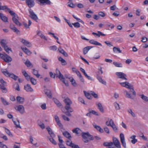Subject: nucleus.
Here are the masks:
<instances>
[{
    "instance_id": "1",
    "label": "nucleus",
    "mask_w": 148,
    "mask_h": 148,
    "mask_svg": "<svg viewBox=\"0 0 148 148\" xmlns=\"http://www.w3.org/2000/svg\"><path fill=\"white\" fill-rule=\"evenodd\" d=\"M82 136L83 139V141L84 143H88L90 140H92L94 137L90 135L88 132H83L82 133Z\"/></svg>"
},
{
    "instance_id": "2",
    "label": "nucleus",
    "mask_w": 148,
    "mask_h": 148,
    "mask_svg": "<svg viewBox=\"0 0 148 148\" xmlns=\"http://www.w3.org/2000/svg\"><path fill=\"white\" fill-rule=\"evenodd\" d=\"M64 101L66 104L65 107V109L66 110H68L70 112H73V110L70 106L72 103V101L69 98L67 97L64 99Z\"/></svg>"
},
{
    "instance_id": "3",
    "label": "nucleus",
    "mask_w": 148,
    "mask_h": 148,
    "mask_svg": "<svg viewBox=\"0 0 148 148\" xmlns=\"http://www.w3.org/2000/svg\"><path fill=\"white\" fill-rule=\"evenodd\" d=\"M0 58L7 63L10 62L12 60V58L5 53L2 54L0 53Z\"/></svg>"
},
{
    "instance_id": "4",
    "label": "nucleus",
    "mask_w": 148,
    "mask_h": 148,
    "mask_svg": "<svg viewBox=\"0 0 148 148\" xmlns=\"http://www.w3.org/2000/svg\"><path fill=\"white\" fill-rule=\"evenodd\" d=\"M29 11L30 14L29 16L33 19L36 21V20L38 19L37 15L31 9H29Z\"/></svg>"
},
{
    "instance_id": "5",
    "label": "nucleus",
    "mask_w": 148,
    "mask_h": 148,
    "mask_svg": "<svg viewBox=\"0 0 148 148\" xmlns=\"http://www.w3.org/2000/svg\"><path fill=\"white\" fill-rule=\"evenodd\" d=\"M15 109L22 114L25 112V108L23 105H19L15 108Z\"/></svg>"
},
{
    "instance_id": "6",
    "label": "nucleus",
    "mask_w": 148,
    "mask_h": 148,
    "mask_svg": "<svg viewBox=\"0 0 148 148\" xmlns=\"http://www.w3.org/2000/svg\"><path fill=\"white\" fill-rule=\"evenodd\" d=\"M112 140L113 143V144H114L115 147L118 148L121 147L120 142L118 139L116 138L113 137Z\"/></svg>"
},
{
    "instance_id": "7",
    "label": "nucleus",
    "mask_w": 148,
    "mask_h": 148,
    "mask_svg": "<svg viewBox=\"0 0 148 148\" xmlns=\"http://www.w3.org/2000/svg\"><path fill=\"white\" fill-rule=\"evenodd\" d=\"M120 137L122 145L124 148L126 147V143L124 134L123 133H121L120 134Z\"/></svg>"
},
{
    "instance_id": "8",
    "label": "nucleus",
    "mask_w": 148,
    "mask_h": 148,
    "mask_svg": "<svg viewBox=\"0 0 148 148\" xmlns=\"http://www.w3.org/2000/svg\"><path fill=\"white\" fill-rule=\"evenodd\" d=\"M116 75L119 77L120 78H121L123 79L127 80V79L126 78L127 75L122 72H116Z\"/></svg>"
},
{
    "instance_id": "9",
    "label": "nucleus",
    "mask_w": 148,
    "mask_h": 148,
    "mask_svg": "<svg viewBox=\"0 0 148 148\" xmlns=\"http://www.w3.org/2000/svg\"><path fill=\"white\" fill-rule=\"evenodd\" d=\"M119 84L122 86L125 87L127 88L130 89L132 88V85L127 82H120Z\"/></svg>"
},
{
    "instance_id": "10",
    "label": "nucleus",
    "mask_w": 148,
    "mask_h": 148,
    "mask_svg": "<svg viewBox=\"0 0 148 148\" xmlns=\"http://www.w3.org/2000/svg\"><path fill=\"white\" fill-rule=\"evenodd\" d=\"M18 17L17 14H16L12 18V20L13 22L15 23L17 25L20 26L21 25V23L18 21L17 18H18Z\"/></svg>"
},
{
    "instance_id": "11",
    "label": "nucleus",
    "mask_w": 148,
    "mask_h": 148,
    "mask_svg": "<svg viewBox=\"0 0 148 148\" xmlns=\"http://www.w3.org/2000/svg\"><path fill=\"white\" fill-rule=\"evenodd\" d=\"M72 132L73 133H75L78 136H80L81 134H82V133H83L82 132L81 130L77 127L73 129Z\"/></svg>"
},
{
    "instance_id": "12",
    "label": "nucleus",
    "mask_w": 148,
    "mask_h": 148,
    "mask_svg": "<svg viewBox=\"0 0 148 148\" xmlns=\"http://www.w3.org/2000/svg\"><path fill=\"white\" fill-rule=\"evenodd\" d=\"M10 27L14 32L18 34H19L20 33V31L17 29V28L13 24H11L10 25Z\"/></svg>"
},
{
    "instance_id": "13",
    "label": "nucleus",
    "mask_w": 148,
    "mask_h": 148,
    "mask_svg": "<svg viewBox=\"0 0 148 148\" xmlns=\"http://www.w3.org/2000/svg\"><path fill=\"white\" fill-rule=\"evenodd\" d=\"M26 2L29 8L33 7L35 5V3L34 0L26 1Z\"/></svg>"
},
{
    "instance_id": "14",
    "label": "nucleus",
    "mask_w": 148,
    "mask_h": 148,
    "mask_svg": "<svg viewBox=\"0 0 148 148\" xmlns=\"http://www.w3.org/2000/svg\"><path fill=\"white\" fill-rule=\"evenodd\" d=\"M24 89L27 92H32L33 91V89L31 87L30 85L27 84L24 86Z\"/></svg>"
},
{
    "instance_id": "15",
    "label": "nucleus",
    "mask_w": 148,
    "mask_h": 148,
    "mask_svg": "<svg viewBox=\"0 0 148 148\" xmlns=\"http://www.w3.org/2000/svg\"><path fill=\"white\" fill-rule=\"evenodd\" d=\"M40 3V4L41 5H44L45 3L46 4L50 5L51 2L49 0H37Z\"/></svg>"
},
{
    "instance_id": "16",
    "label": "nucleus",
    "mask_w": 148,
    "mask_h": 148,
    "mask_svg": "<svg viewBox=\"0 0 148 148\" xmlns=\"http://www.w3.org/2000/svg\"><path fill=\"white\" fill-rule=\"evenodd\" d=\"M47 131L49 134L50 135L51 137L54 138L55 136V135L52 131L51 129L49 127H48L46 128Z\"/></svg>"
},
{
    "instance_id": "17",
    "label": "nucleus",
    "mask_w": 148,
    "mask_h": 148,
    "mask_svg": "<svg viewBox=\"0 0 148 148\" xmlns=\"http://www.w3.org/2000/svg\"><path fill=\"white\" fill-rule=\"evenodd\" d=\"M55 119L57 124L58 126L61 128H62L63 127V125L60 122L59 120V119L57 115L55 116Z\"/></svg>"
},
{
    "instance_id": "18",
    "label": "nucleus",
    "mask_w": 148,
    "mask_h": 148,
    "mask_svg": "<svg viewBox=\"0 0 148 148\" xmlns=\"http://www.w3.org/2000/svg\"><path fill=\"white\" fill-rule=\"evenodd\" d=\"M22 73L23 75L25 76L26 80L27 81H29L30 79V77L27 73L26 71L25 70H22Z\"/></svg>"
},
{
    "instance_id": "19",
    "label": "nucleus",
    "mask_w": 148,
    "mask_h": 148,
    "mask_svg": "<svg viewBox=\"0 0 148 148\" xmlns=\"http://www.w3.org/2000/svg\"><path fill=\"white\" fill-rule=\"evenodd\" d=\"M21 42L24 45L28 47H30L32 46L31 44L29 42L24 39H22Z\"/></svg>"
},
{
    "instance_id": "20",
    "label": "nucleus",
    "mask_w": 148,
    "mask_h": 148,
    "mask_svg": "<svg viewBox=\"0 0 148 148\" xmlns=\"http://www.w3.org/2000/svg\"><path fill=\"white\" fill-rule=\"evenodd\" d=\"M97 78L100 83L104 84L105 85H106V81L103 80L102 78L98 75H97Z\"/></svg>"
},
{
    "instance_id": "21",
    "label": "nucleus",
    "mask_w": 148,
    "mask_h": 148,
    "mask_svg": "<svg viewBox=\"0 0 148 148\" xmlns=\"http://www.w3.org/2000/svg\"><path fill=\"white\" fill-rule=\"evenodd\" d=\"M55 75L56 77H58L59 79L63 77V75L61 73L60 71L57 69L56 70V74Z\"/></svg>"
},
{
    "instance_id": "22",
    "label": "nucleus",
    "mask_w": 148,
    "mask_h": 148,
    "mask_svg": "<svg viewBox=\"0 0 148 148\" xmlns=\"http://www.w3.org/2000/svg\"><path fill=\"white\" fill-rule=\"evenodd\" d=\"M0 18L4 22H7L8 21V18L6 16H4L0 12Z\"/></svg>"
},
{
    "instance_id": "23",
    "label": "nucleus",
    "mask_w": 148,
    "mask_h": 148,
    "mask_svg": "<svg viewBox=\"0 0 148 148\" xmlns=\"http://www.w3.org/2000/svg\"><path fill=\"white\" fill-rule=\"evenodd\" d=\"M89 42L91 44H92L96 45H99L100 46H102V45L101 44V43L99 42H98L94 40H91L89 41Z\"/></svg>"
},
{
    "instance_id": "24",
    "label": "nucleus",
    "mask_w": 148,
    "mask_h": 148,
    "mask_svg": "<svg viewBox=\"0 0 148 148\" xmlns=\"http://www.w3.org/2000/svg\"><path fill=\"white\" fill-rule=\"evenodd\" d=\"M23 51L28 55H30L32 53V52L26 47H21Z\"/></svg>"
},
{
    "instance_id": "25",
    "label": "nucleus",
    "mask_w": 148,
    "mask_h": 148,
    "mask_svg": "<svg viewBox=\"0 0 148 148\" xmlns=\"http://www.w3.org/2000/svg\"><path fill=\"white\" fill-rule=\"evenodd\" d=\"M16 100L18 103L20 104L23 103L24 101V99L23 98L20 96H17V97Z\"/></svg>"
},
{
    "instance_id": "26",
    "label": "nucleus",
    "mask_w": 148,
    "mask_h": 148,
    "mask_svg": "<svg viewBox=\"0 0 148 148\" xmlns=\"http://www.w3.org/2000/svg\"><path fill=\"white\" fill-rule=\"evenodd\" d=\"M92 48V47L90 46H87L83 49V52L84 54L85 55L86 54L88 51Z\"/></svg>"
},
{
    "instance_id": "27",
    "label": "nucleus",
    "mask_w": 148,
    "mask_h": 148,
    "mask_svg": "<svg viewBox=\"0 0 148 148\" xmlns=\"http://www.w3.org/2000/svg\"><path fill=\"white\" fill-rule=\"evenodd\" d=\"M97 106L98 108L100 111L101 112H103L104 109L101 104L100 103H99L98 104H97Z\"/></svg>"
},
{
    "instance_id": "28",
    "label": "nucleus",
    "mask_w": 148,
    "mask_h": 148,
    "mask_svg": "<svg viewBox=\"0 0 148 148\" xmlns=\"http://www.w3.org/2000/svg\"><path fill=\"white\" fill-rule=\"evenodd\" d=\"M3 84H0V88L1 90L3 92L5 93L7 92V90L5 86Z\"/></svg>"
},
{
    "instance_id": "29",
    "label": "nucleus",
    "mask_w": 148,
    "mask_h": 148,
    "mask_svg": "<svg viewBox=\"0 0 148 148\" xmlns=\"http://www.w3.org/2000/svg\"><path fill=\"white\" fill-rule=\"evenodd\" d=\"M45 93L48 97L51 98H52V94L51 93L50 90H46L45 91Z\"/></svg>"
},
{
    "instance_id": "30",
    "label": "nucleus",
    "mask_w": 148,
    "mask_h": 148,
    "mask_svg": "<svg viewBox=\"0 0 148 148\" xmlns=\"http://www.w3.org/2000/svg\"><path fill=\"white\" fill-rule=\"evenodd\" d=\"M58 60L61 62L62 65H65L67 63L66 61L61 57H59L58 58Z\"/></svg>"
},
{
    "instance_id": "31",
    "label": "nucleus",
    "mask_w": 148,
    "mask_h": 148,
    "mask_svg": "<svg viewBox=\"0 0 148 148\" xmlns=\"http://www.w3.org/2000/svg\"><path fill=\"white\" fill-rule=\"evenodd\" d=\"M124 93L125 94V96L127 97L132 99H134V97H133L127 91H124Z\"/></svg>"
},
{
    "instance_id": "32",
    "label": "nucleus",
    "mask_w": 148,
    "mask_h": 148,
    "mask_svg": "<svg viewBox=\"0 0 148 148\" xmlns=\"http://www.w3.org/2000/svg\"><path fill=\"white\" fill-rule=\"evenodd\" d=\"M63 134L64 136L69 139H70V138H71L70 134L67 131L63 132Z\"/></svg>"
},
{
    "instance_id": "33",
    "label": "nucleus",
    "mask_w": 148,
    "mask_h": 148,
    "mask_svg": "<svg viewBox=\"0 0 148 148\" xmlns=\"http://www.w3.org/2000/svg\"><path fill=\"white\" fill-rule=\"evenodd\" d=\"M103 145L105 147L111 146L113 145V143L112 142H106L103 143Z\"/></svg>"
},
{
    "instance_id": "34",
    "label": "nucleus",
    "mask_w": 148,
    "mask_h": 148,
    "mask_svg": "<svg viewBox=\"0 0 148 148\" xmlns=\"http://www.w3.org/2000/svg\"><path fill=\"white\" fill-rule=\"evenodd\" d=\"M60 79L65 84L66 86H69V83L68 81L65 80V78L64 77V76L63 78H61Z\"/></svg>"
},
{
    "instance_id": "35",
    "label": "nucleus",
    "mask_w": 148,
    "mask_h": 148,
    "mask_svg": "<svg viewBox=\"0 0 148 148\" xmlns=\"http://www.w3.org/2000/svg\"><path fill=\"white\" fill-rule=\"evenodd\" d=\"M84 94L85 96L89 99H92V97L91 96V94H90L89 93L87 92L86 91H84Z\"/></svg>"
},
{
    "instance_id": "36",
    "label": "nucleus",
    "mask_w": 148,
    "mask_h": 148,
    "mask_svg": "<svg viewBox=\"0 0 148 148\" xmlns=\"http://www.w3.org/2000/svg\"><path fill=\"white\" fill-rule=\"evenodd\" d=\"M33 73L34 75H36L37 77H39L40 76V75L38 73V71L35 69H33Z\"/></svg>"
},
{
    "instance_id": "37",
    "label": "nucleus",
    "mask_w": 148,
    "mask_h": 148,
    "mask_svg": "<svg viewBox=\"0 0 148 148\" xmlns=\"http://www.w3.org/2000/svg\"><path fill=\"white\" fill-rule=\"evenodd\" d=\"M2 71L3 73L6 76L8 77L10 74L6 69H5L3 71Z\"/></svg>"
},
{
    "instance_id": "38",
    "label": "nucleus",
    "mask_w": 148,
    "mask_h": 148,
    "mask_svg": "<svg viewBox=\"0 0 148 148\" xmlns=\"http://www.w3.org/2000/svg\"><path fill=\"white\" fill-rule=\"evenodd\" d=\"M94 127L101 133H103L104 132L103 130L99 126L95 125H94Z\"/></svg>"
},
{
    "instance_id": "39",
    "label": "nucleus",
    "mask_w": 148,
    "mask_h": 148,
    "mask_svg": "<svg viewBox=\"0 0 148 148\" xmlns=\"http://www.w3.org/2000/svg\"><path fill=\"white\" fill-rule=\"evenodd\" d=\"M69 79L70 82L74 86H75L76 85V84L75 82V80L72 77H70L69 78Z\"/></svg>"
},
{
    "instance_id": "40",
    "label": "nucleus",
    "mask_w": 148,
    "mask_h": 148,
    "mask_svg": "<svg viewBox=\"0 0 148 148\" xmlns=\"http://www.w3.org/2000/svg\"><path fill=\"white\" fill-rule=\"evenodd\" d=\"M32 23V22L30 20H29V23L28 26H27V24L25 22H23V24L24 25L25 27L26 28H29V26H30Z\"/></svg>"
},
{
    "instance_id": "41",
    "label": "nucleus",
    "mask_w": 148,
    "mask_h": 148,
    "mask_svg": "<svg viewBox=\"0 0 148 148\" xmlns=\"http://www.w3.org/2000/svg\"><path fill=\"white\" fill-rule=\"evenodd\" d=\"M2 46L3 47L7 45V42L5 40H2L0 42Z\"/></svg>"
},
{
    "instance_id": "42",
    "label": "nucleus",
    "mask_w": 148,
    "mask_h": 148,
    "mask_svg": "<svg viewBox=\"0 0 148 148\" xmlns=\"http://www.w3.org/2000/svg\"><path fill=\"white\" fill-rule=\"evenodd\" d=\"M1 100L3 103V104L5 105H8L9 104V103L7 102V101L4 99L3 97L1 98Z\"/></svg>"
},
{
    "instance_id": "43",
    "label": "nucleus",
    "mask_w": 148,
    "mask_h": 148,
    "mask_svg": "<svg viewBox=\"0 0 148 148\" xmlns=\"http://www.w3.org/2000/svg\"><path fill=\"white\" fill-rule=\"evenodd\" d=\"M14 124L16 125V126L17 127L21 128V127L20 125L19 122V121L17 120L16 121L13 120Z\"/></svg>"
},
{
    "instance_id": "44",
    "label": "nucleus",
    "mask_w": 148,
    "mask_h": 148,
    "mask_svg": "<svg viewBox=\"0 0 148 148\" xmlns=\"http://www.w3.org/2000/svg\"><path fill=\"white\" fill-rule=\"evenodd\" d=\"M53 100L55 103L58 107H60L62 106L60 103L57 99H53Z\"/></svg>"
},
{
    "instance_id": "45",
    "label": "nucleus",
    "mask_w": 148,
    "mask_h": 148,
    "mask_svg": "<svg viewBox=\"0 0 148 148\" xmlns=\"http://www.w3.org/2000/svg\"><path fill=\"white\" fill-rule=\"evenodd\" d=\"M113 64L114 65L118 67H122V65L121 63L116 62H113Z\"/></svg>"
},
{
    "instance_id": "46",
    "label": "nucleus",
    "mask_w": 148,
    "mask_h": 148,
    "mask_svg": "<svg viewBox=\"0 0 148 148\" xmlns=\"http://www.w3.org/2000/svg\"><path fill=\"white\" fill-rule=\"evenodd\" d=\"M31 83L34 85H35L36 84V80L32 77H30V79Z\"/></svg>"
},
{
    "instance_id": "47",
    "label": "nucleus",
    "mask_w": 148,
    "mask_h": 148,
    "mask_svg": "<svg viewBox=\"0 0 148 148\" xmlns=\"http://www.w3.org/2000/svg\"><path fill=\"white\" fill-rule=\"evenodd\" d=\"M37 34L40 36L42 38L44 39L45 40H47V39L45 36L42 34L40 32H38L37 33Z\"/></svg>"
},
{
    "instance_id": "48",
    "label": "nucleus",
    "mask_w": 148,
    "mask_h": 148,
    "mask_svg": "<svg viewBox=\"0 0 148 148\" xmlns=\"http://www.w3.org/2000/svg\"><path fill=\"white\" fill-rule=\"evenodd\" d=\"M88 111H90V113H91V114L92 113L96 116L99 115L98 113L94 110H93L90 109H89Z\"/></svg>"
},
{
    "instance_id": "49",
    "label": "nucleus",
    "mask_w": 148,
    "mask_h": 148,
    "mask_svg": "<svg viewBox=\"0 0 148 148\" xmlns=\"http://www.w3.org/2000/svg\"><path fill=\"white\" fill-rule=\"evenodd\" d=\"M113 51L114 52H118L119 53L121 52V51L119 48L114 47L113 48Z\"/></svg>"
},
{
    "instance_id": "50",
    "label": "nucleus",
    "mask_w": 148,
    "mask_h": 148,
    "mask_svg": "<svg viewBox=\"0 0 148 148\" xmlns=\"http://www.w3.org/2000/svg\"><path fill=\"white\" fill-rule=\"evenodd\" d=\"M127 111L129 113L131 114L133 117H135L136 116V115L131 109H128L127 110Z\"/></svg>"
},
{
    "instance_id": "51",
    "label": "nucleus",
    "mask_w": 148,
    "mask_h": 148,
    "mask_svg": "<svg viewBox=\"0 0 148 148\" xmlns=\"http://www.w3.org/2000/svg\"><path fill=\"white\" fill-rule=\"evenodd\" d=\"M3 47L4 48V49L5 51L6 52L8 53H9V51H12V50L11 48H9L7 45Z\"/></svg>"
},
{
    "instance_id": "52",
    "label": "nucleus",
    "mask_w": 148,
    "mask_h": 148,
    "mask_svg": "<svg viewBox=\"0 0 148 148\" xmlns=\"http://www.w3.org/2000/svg\"><path fill=\"white\" fill-rule=\"evenodd\" d=\"M129 89L131 90H130V91H131V92H132V93H133V94H132L133 95H134V96H133V97H134H134L136 96V93L134 91V87H133V86L132 85V88H130V89Z\"/></svg>"
},
{
    "instance_id": "53",
    "label": "nucleus",
    "mask_w": 148,
    "mask_h": 148,
    "mask_svg": "<svg viewBox=\"0 0 148 148\" xmlns=\"http://www.w3.org/2000/svg\"><path fill=\"white\" fill-rule=\"evenodd\" d=\"M25 64L28 67H30L32 65L30 61L28 60L25 62Z\"/></svg>"
},
{
    "instance_id": "54",
    "label": "nucleus",
    "mask_w": 148,
    "mask_h": 148,
    "mask_svg": "<svg viewBox=\"0 0 148 148\" xmlns=\"http://www.w3.org/2000/svg\"><path fill=\"white\" fill-rule=\"evenodd\" d=\"M5 132L9 136L11 137H12V135L8 129L5 128Z\"/></svg>"
},
{
    "instance_id": "55",
    "label": "nucleus",
    "mask_w": 148,
    "mask_h": 148,
    "mask_svg": "<svg viewBox=\"0 0 148 148\" xmlns=\"http://www.w3.org/2000/svg\"><path fill=\"white\" fill-rule=\"evenodd\" d=\"M49 48L50 50L55 51L57 49V48L56 46L53 45L52 46L50 47Z\"/></svg>"
},
{
    "instance_id": "56",
    "label": "nucleus",
    "mask_w": 148,
    "mask_h": 148,
    "mask_svg": "<svg viewBox=\"0 0 148 148\" xmlns=\"http://www.w3.org/2000/svg\"><path fill=\"white\" fill-rule=\"evenodd\" d=\"M72 24L75 28H79L80 27V24L78 22H76Z\"/></svg>"
},
{
    "instance_id": "57",
    "label": "nucleus",
    "mask_w": 148,
    "mask_h": 148,
    "mask_svg": "<svg viewBox=\"0 0 148 148\" xmlns=\"http://www.w3.org/2000/svg\"><path fill=\"white\" fill-rule=\"evenodd\" d=\"M141 98L146 101H148V97L147 96L142 95H141Z\"/></svg>"
},
{
    "instance_id": "58",
    "label": "nucleus",
    "mask_w": 148,
    "mask_h": 148,
    "mask_svg": "<svg viewBox=\"0 0 148 148\" xmlns=\"http://www.w3.org/2000/svg\"><path fill=\"white\" fill-rule=\"evenodd\" d=\"M10 13V14L12 16H14L15 15V13L12 11L11 10L10 8H8V10H7Z\"/></svg>"
},
{
    "instance_id": "59",
    "label": "nucleus",
    "mask_w": 148,
    "mask_h": 148,
    "mask_svg": "<svg viewBox=\"0 0 148 148\" xmlns=\"http://www.w3.org/2000/svg\"><path fill=\"white\" fill-rule=\"evenodd\" d=\"M66 144L67 145L71 147H72L73 146V145L74 144L72 143V141L71 140H67L66 142Z\"/></svg>"
},
{
    "instance_id": "60",
    "label": "nucleus",
    "mask_w": 148,
    "mask_h": 148,
    "mask_svg": "<svg viewBox=\"0 0 148 148\" xmlns=\"http://www.w3.org/2000/svg\"><path fill=\"white\" fill-rule=\"evenodd\" d=\"M114 105L115 106V109L116 110H118L120 108L119 107V104L117 103L116 102H115L114 103Z\"/></svg>"
},
{
    "instance_id": "61",
    "label": "nucleus",
    "mask_w": 148,
    "mask_h": 148,
    "mask_svg": "<svg viewBox=\"0 0 148 148\" xmlns=\"http://www.w3.org/2000/svg\"><path fill=\"white\" fill-rule=\"evenodd\" d=\"M49 138L50 141L53 144L55 145H56L57 144V143H56V141L54 140V139L53 138Z\"/></svg>"
},
{
    "instance_id": "62",
    "label": "nucleus",
    "mask_w": 148,
    "mask_h": 148,
    "mask_svg": "<svg viewBox=\"0 0 148 148\" xmlns=\"http://www.w3.org/2000/svg\"><path fill=\"white\" fill-rule=\"evenodd\" d=\"M111 127H112L114 131L115 132L117 131L118 129L115 124L112 125Z\"/></svg>"
},
{
    "instance_id": "63",
    "label": "nucleus",
    "mask_w": 148,
    "mask_h": 148,
    "mask_svg": "<svg viewBox=\"0 0 148 148\" xmlns=\"http://www.w3.org/2000/svg\"><path fill=\"white\" fill-rule=\"evenodd\" d=\"M30 140L31 143L33 144L34 145L36 146L37 144V142H36V143H34L33 142V141H34L33 138L32 136H30Z\"/></svg>"
},
{
    "instance_id": "64",
    "label": "nucleus",
    "mask_w": 148,
    "mask_h": 148,
    "mask_svg": "<svg viewBox=\"0 0 148 148\" xmlns=\"http://www.w3.org/2000/svg\"><path fill=\"white\" fill-rule=\"evenodd\" d=\"M91 95L93 96L95 98H97L98 97V95L97 94L95 93L94 92L91 91Z\"/></svg>"
}]
</instances>
